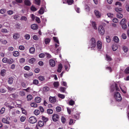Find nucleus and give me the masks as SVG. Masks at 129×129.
<instances>
[{"label": "nucleus", "instance_id": "nucleus-36", "mask_svg": "<svg viewBox=\"0 0 129 129\" xmlns=\"http://www.w3.org/2000/svg\"><path fill=\"white\" fill-rule=\"evenodd\" d=\"M47 112L48 114H51L52 113L53 110L51 109H49L47 110Z\"/></svg>", "mask_w": 129, "mask_h": 129}, {"label": "nucleus", "instance_id": "nucleus-40", "mask_svg": "<svg viewBox=\"0 0 129 129\" xmlns=\"http://www.w3.org/2000/svg\"><path fill=\"white\" fill-rule=\"evenodd\" d=\"M69 105L72 106L74 104L75 102L73 100H71L69 101Z\"/></svg>", "mask_w": 129, "mask_h": 129}, {"label": "nucleus", "instance_id": "nucleus-11", "mask_svg": "<svg viewBox=\"0 0 129 129\" xmlns=\"http://www.w3.org/2000/svg\"><path fill=\"white\" fill-rule=\"evenodd\" d=\"M19 34L18 33H16L13 35V37L14 39H16L19 38Z\"/></svg>", "mask_w": 129, "mask_h": 129}, {"label": "nucleus", "instance_id": "nucleus-52", "mask_svg": "<svg viewBox=\"0 0 129 129\" xmlns=\"http://www.w3.org/2000/svg\"><path fill=\"white\" fill-rule=\"evenodd\" d=\"M42 119L45 122L48 120V118H45L44 116H42Z\"/></svg>", "mask_w": 129, "mask_h": 129}, {"label": "nucleus", "instance_id": "nucleus-5", "mask_svg": "<svg viewBox=\"0 0 129 129\" xmlns=\"http://www.w3.org/2000/svg\"><path fill=\"white\" fill-rule=\"evenodd\" d=\"M37 121L36 118L34 116L31 117L29 119V121L31 123H36Z\"/></svg>", "mask_w": 129, "mask_h": 129}, {"label": "nucleus", "instance_id": "nucleus-29", "mask_svg": "<svg viewBox=\"0 0 129 129\" xmlns=\"http://www.w3.org/2000/svg\"><path fill=\"white\" fill-rule=\"evenodd\" d=\"M14 62L13 59L12 58H10L9 59H8V61L7 63L9 64H11Z\"/></svg>", "mask_w": 129, "mask_h": 129}, {"label": "nucleus", "instance_id": "nucleus-61", "mask_svg": "<svg viewBox=\"0 0 129 129\" xmlns=\"http://www.w3.org/2000/svg\"><path fill=\"white\" fill-rule=\"evenodd\" d=\"M26 119V117L23 116H22L20 119V120L22 122H24Z\"/></svg>", "mask_w": 129, "mask_h": 129}, {"label": "nucleus", "instance_id": "nucleus-39", "mask_svg": "<svg viewBox=\"0 0 129 129\" xmlns=\"http://www.w3.org/2000/svg\"><path fill=\"white\" fill-rule=\"evenodd\" d=\"M6 12V10L5 9H2L0 10V13L2 14H3Z\"/></svg>", "mask_w": 129, "mask_h": 129}, {"label": "nucleus", "instance_id": "nucleus-4", "mask_svg": "<svg viewBox=\"0 0 129 129\" xmlns=\"http://www.w3.org/2000/svg\"><path fill=\"white\" fill-rule=\"evenodd\" d=\"M98 29L99 32L101 35H103L104 34L105 29L102 26H100L99 27Z\"/></svg>", "mask_w": 129, "mask_h": 129}, {"label": "nucleus", "instance_id": "nucleus-55", "mask_svg": "<svg viewBox=\"0 0 129 129\" xmlns=\"http://www.w3.org/2000/svg\"><path fill=\"white\" fill-rule=\"evenodd\" d=\"M21 109L22 111V113L23 114L25 115H26L27 114L26 111L24 109H23V108H21Z\"/></svg>", "mask_w": 129, "mask_h": 129}, {"label": "nucleus", "instance_id": "nucleus-38", "mask_svg": "<svg viewBox=\"0 0 129 129\" xmlns=\"http://www.w3.org/2000/svg\"><path fill=\"white\" fill-rule=\"evenodd\" d=\"M40 113L39 111L38 110H36L34 112V114L36 115H38Z\"/></svg>", "mask_w": 129, "mask_h": 129}, {"label": "nucleus", "instance_id": "nucleus-57", "mask_svg": "<svg viewBox=\"0 0 129 129\" xmlns=\"http://www.w3.org/2000/svg\"><path fill=\"white\" fill-rule=\"evenodd\" d=\"M19 94L22 96H24L25 94V92L23 91H20L19 92Z\"/></svg>", "mask_w": 129, "mask_h": 129}, {"label": "nucleus", "instance_id": "nucleus-60", "mask_svg": "<svg viewBox=\"0 0 129 129\" xmlns=\"http://www.w3.org/2000/svg\"><path fill=\"white\" fill-rule=\"evenodd\" d=\"M25 59L24 58H22L19 59V62L21 63H23L25 62Z\"/></svg>", "mask_w": 129, "mask_h": 129}, {"label": "nucleus", "instance_id": "nucleus-59", "mask_svg": "<svg viewBox=\"0 0 129 129\" xmlns=\"http://www.w3.org/2000/svg\"><path fill=\"white\" fill-rule=\"evenodd\" d=\"M126 22V20L125 19L123 18V19L120 21V24H122V23H125V22Z\"/></svg>", "mask_w": 129, "mask_h": 129}, {"label": "nucleus", "instance_id": "nucleus-49", "mask_svg": "<svg viewBox=\"0 0 129 129\" xmlns=\"http://www.w3.org/2000/svg\"><path fill=\"white\" fill-rule=\"evenodd\" d=\"M35 20L38 23H39L41 22L40 19L39 18L37 17H36Z\"/></svg>", "mask_w": 129, "mask_h": 129}, {"label": "nucleus", "instance_id": "nucleus-24", "mask_svg": "<svg viewBox=\"0 0 129 129\" xmlns=\"http://www.w3.org/2000/svg\"><path fill=\"white\" fill-rule=\"evenodd\" d=\"M50 39L48 38L45 39L44 40L45 43L46 44H48L50 42Z\"/></svg>", "mask_w": 129, "mask_h": 129}, {"label": "nucleus", "instance_id": "nucleus-15", "mask_svg": "<svg viewBox=\"0 0 129 129\" xmlns=\"http://www.w3.org/2000/svg\"><path fill=\"white\" fill-rule=\"evenodd\" d=\"M62 68V64L61 63L59 64L58 65L57 71L58 72H61Z\"/></svg>", "mask_w": 129, "mask_h": 129}, {"label": "nucleus", "instance_id": "nucleus-7", "mask_svg": "<svg viewBox=\"0 0 129 129\" xmlns=\"http://www.w3.org/2000/svg\"><path fill=\"white\" fill-rule=\"evenodd\" d=\"M49 63L50 66L53 67L55 66V61L53 59H50L49 61Z\"/></svg>", "mask_w": 129, "mask_h": 129}, {"label": "nucleus", "instance_id": "nucleus-50", "mask_svg": "<svg viewBox=\"0 0 129 129\" xmlns=\"http://www.w3.org/2000/svg\"><path fill=\"white\" fill-rule=\"evenodd\" d=\"M68 67H70V65L69 64H68L67 65H66L64 66L65 70L67 71H68L69 69V67L68 68Z\"/></svg>", "mask_w": 129, "mask_h": 129}, {"label": "nucleus", "instance_id": "nucleus-21", "mask_svg": "<svg viewBox=\"0 0 129 129\" xmlns=\"http://www.w3.org/2000/svg\"><path fill=\"white\" fill-rule=\"evenodd\" d=\"M44 12V8L43 7L41 8L39 11L38 13L40 14H43Z\"/></svg>", "mask_w": 129, "mask_h": 129}, {"label": "nucleus", "instance_id": "nucleus-12", "mask_svg": "<svg viewBox=\"0 0 129 129\" xmlns=\"http://www.w3.org/2000/svg\"><path fill=\"white\" fill-rule=\"evenodd\" d=\"M13 79L12 77H9L8 80V81L9 84H12L13 82Z\"/></svg>", "mask_w": 129, "mask_h": 129}, {"label": "nucleus", "instance_id": "nucleus-31", "mask_svg": "<svg viewBox=\"0 0 129 129\" xmlns=\"http://www.w3.org/2000/svg\"><path fill=\"white\" fill-rule=\"evenodd\" d=\"M53 39L54 41L57 43V44H59V43L58 40L57 38L56 37H53Z\"/></svg>", "mask_w": 129, "mask_h": 129}, {"label": "nucleus", "instance_id": "nucleus-46", "mask_svg": "<svg viewBox=\"0 0 129 129\" xmlns=\"http://www.w3.org/2000/svg\"><path fill=\"white\" fill-rule=\"evenodd\" d=\"M5 109L4 108H2L0 110V113L1 114H3L5 111Z\"/></svg>", "mask_w": 129, "mask_h": 129}, {"label": "nucleus", "instance_id": "nucleus-20", "mask_svg": "<svg viewBox=\"0 0 129 129\" xmlns=\"http://www.w3.org/2000/svg\"><path fill=\"white\" fill-rule=\"evenodd\" d=\"M2 121L3 122L7 124H9L10 122L8 121L6 118H4L2 119Z\"/></svg>", "mask_w": 129, "mask_h": 129}, {"label": "nucleus", "instance_id": "nucleus-6", "mask_svg": "<svg viewBox=\"0 0 129 129\" xmlns=\"http://www.w3.org/2000/svg\"><path fill=\"white\" fill-rule=\"evenodd\" d=\"M59 118L58 115L56 114H54L53 115L52 119L53 121L56 122L57 121Z\"/></svg>", "mask_w": 129, "mask_h": 129}, {"label": "nucleus", "instance_id": "nucleus-17", "mask_svg": "<svg viewBox=\"0 0 129 129\" xmlns=\"http://www.w3.org/2000/svg\"><path fill=\"white\" fill-rule=\"evenodd\" d=\"M112 48L113 50L115 51L117 49L118 47L116 44H114L112 45Z\"/></svg>", "mask_w": 129, "mask_h": 129}, {"label": "nucleus", "instance_id": "nucleus-42", "mask_svg": "<svg viewBox=\"0 0 129 129\" xmlns=\"http://www.w3.org/2000/svg\"><path fill=\"white\" fill-rule=\"evenodd\" d=\"M31 106L33 107H37V104L35 103H31L30 104Z\"/></svg>", "mask_w": 129, "mask_h": 129}, {"label": "nucleus", "instance_id": "nucleus-23", "mask_svg": "<svg viewBox=\"0 0 129 129\" xmlns=\"http://www.w3.org/2000/svg\"><path fill=\"white\" fill-rule=\"evenodd\" d=\"M23 90L26 91L27 92H31L33 91V89L31 88L30 87H28L26 89H24Z\"/></svg>", "mask_w": 129, "mask_h": 129}, {"label": "nucleus", "instance_id": "nucleus-16", "mask_svg": "<svg viewBox=\"0 0 129 129\" xmlns=\"http://www.w3.org/2000/svg\"><path fill=\"white\" fill-rule=\"evenodd\" d=\"M35 51V48L34 47H32L30 48L29 49V52L30 53L33 54Z\"/></svg>", "mask_w": 129, "mask_h": 129}, {"label": "nucleus", "instance_id": "nucleus-58", "mask_svg": "<svg viewBox=\"0 0 129 129\" xmlns=\"http://www.w3.org/2000/svg\"><path fill=\"white\" fill-rule=\"evenodd\" d=\"M35 4L38 5H39L40 3V0H35Z\"/></svg>", "mask_w": 129, "mask_h": 129}, {"label": "nucleus", "instance_id": "nucleus-34", "mask_svg": "<svg viewBox=\"0 0 129 129\" xmlns=\"http://www.w3.org/2000/svg\"><path fill=\"white\" fill-rule=\"evenodd\" d=\"M120 24L121 25L123 29H125L126 28L127 26L126 24L125 23H122V24Z\"/></svg>", "mask_w": 129, "mask_h": 129}, {"label": "nucleus", "instance_id": "nucleus-1", "mask_svg": "<svg viewBox=\"0 0 129 129\" xmlns=\"http://www.w3.org/2000/svg\"><path fill=\"white\" fill-rule=\"evenodd\" d=\"M96 45V43L95 39L94 38H92L89 41L88 48H93L95 47Z\"/></svg>", "mask_w": 129, "mask_h": 129}, {"label": "nucleus", "instance_id": "nucleus-3", "mask_svg": "<svg viewBox=\"0 0 129 129\" xmlns=\"http://www.w3.org/2000/svg\"><path fill=\"white\" fill-rule=\"evenodd\" d=\"M111 90L112 91H113L115 90L119 91V89L117 85L115 83H114L111 87Z\"/></svg>", "mask_w": 129, "mask_h": 129}, {"label": "nucleus", "instance_id": "nucleus-43", "mask_svg": "<svg viewBox=\"0 0 129 129\" xmlns=\"http://www.w3.org/2000/svg\"><path fill=\"white\" fill-rule=\"evenodd\" d=\"M20 20H21L26 21L27 20V18L25 16H22L21 17Z\"/></svg>", "mask_w": 129, "mask_h": 129}, {"label": "nucleus", "instance_id": "nucleus-32", "mask_svg": "<svg viewBox=\"0 0 129 129\" xmlns=\"http://www.w3.org/2000/svg\"><path fill=\"white\" fill-rule=\"evenodd\" d=\"M24 3L25 4L29 6L30 5V3L28 0H25Z\"/></svg>", "mask_w": 129, "mask_h": 129}, {"label": "nucleus", "instance_id": "nucleus-64", "mask_svg": "<svg viewBox=\"0 0 129 129\" xmlns=\"http://www.w3.org/2000/svg\"><path fill=\"white\" fill-rule=\"evenodd\" d=\"M125 73H129V67L126 68L125 70Z\"/></svg>", "mask_w": 129, "mask_h": 129}, {"label": "nucleus", "instance_id": "nucleus-48", "mask_svg": "<svg viewBox=\"0 0 129 129\" xmlns=\"http://www.w3.org/2000/svg\"><path fill=\"white\" fill-rule=\"evenodd\" d=\"M66 89V88L65 87H61L60 88V90L61 92H64Z\"/></svg>", "mask_w": 129, "mask_h": 129}, {"label": "nucleus", "instance_id": "nucleus-25", "mask_svg": "<svg viewBox=\"0 0 129 129\" xmlns=\"http://www.w3.org/2000/svg\"><path fill=\"white\" fill-rule=\"evenodd\" d=\"M93 27L95 29H96L97 27L95 23L94 22H92L91 23Z\"/></svg>", "mask_w": 129, "mask_h": 129}, {"label": "nucleus", "instance_id": "nucleus-27", "mask_svg": "<svg viewBox=\"0 0 129 129\" xmlns=\"http://www.w3.org/2000/svg\"><path fill=\"white\" fill-rule=\"evenodd\" d=\"M122 49L125 52H127L128 50V48L126 46H123L122 48Z\"/></svg>", "mask_w": 129, "mask_h": 129}, {"label": "nucleus", "instance_id": "nucleus-22", "mask_svg": "<svg viewBox=\"0 0 129 129\" xmlns=\"http://www.w3.org/2000/svg\"><path fill=\"white\" fill-rule=\"evenodd\" d=\"M44 125V122L41 121H39L38 123V126L40 127Z\"/></svg>", "mask_w": 129, "mask_h": 129}, {"label": "nucleus", "instance_id": "nucleus-30", "mask_svg": "<svg viewBox=\"0 0 129 129\" xmlns=\"http://www.w3.org/2000/svg\"><path fill=\"white\" fill-rule=\"evenodd\" d=\"M54 86L55 88H57L59 85V82L57 81L53 83Z\"/></svg>", "mask_w": 129, "mask_h": 129}, {"label": "nucleus", "instance_id": "nucleus-62", "mask_svg": "<svg viewBox=\"0 0 129 129\" xmlns=\"http://www.w3.org/2000/svg\"><path fill=\"white\" fill-rule=\"evenodd\" d=\"M24 47L22 45H20L19 46V49L21 50H23L24 49Z\"/></svg>", "mask_w": 129, "mask_h": 129}, {"label": "nucleus", "instance_id": "nucleus-26", "mask_svg": "<svg viewBox=\"0 0 129 129\" xmlns=\"http://www.w3.org/2000/svg\"><path fill=\"white\" fill-rule=\"evenodd\" d=\"M6 70H1V74L2 76H5L6 74Z\"/></svg>", "mask_w": 129, "mask_h": 129}, {"label": "nucleus", "instance_id": "nucleus-10", "mask_svg": "<svg viewBox=\"0 0 129 129\" xmlns=\"http://www.w3.org/2000/svg\"><path fill=\"white\" fill-rule=\"evenodd\" d=\"M97 46L98 49H101L102 47L101 42L100 41H98L97 42Z\"/></svg>", "mask_w": 129, "mask_h": 129}, {"label": "nucleus", "instance_id": "nucleus-9", "mask_svg": "<svg viewBox=\"0 0 129 129\" xmlns=\"http://www.w3.org/2000/svg\"><path fill=\"white\" fill-rule=\"evenodd\" d=\"M49 101L51 103H54L56 102V100L55 97L50 96L49 98Z\"/></svg>", "mask_w": 129, "mask_h": 129}, {"label": "nucleus", "instance_id": "nucleus-14", "mask_svg": "<svg viewBox=\"0 0 129 129\" xmlns=\"http://www.w3.org/2000/svg\"><path fill=\"white\" fill-rule=\"evenodd\" d=\"M31 27L32 29L36 30L38 28V26L37 24H34L31 25Z\"/></svg>", "mask_w": 129, "mask_h": 129}, {"label": "nucleus", "instance_id": "nucleus-33", "mask_svg": "<svg viewBox=\"0 0 129 129\" xmlns=\"http://www.w3.org/2000/svg\"><path fill=\"white\" fill-rule=\"evenodd\" d=\"M117 17L119 18H121L123 17V16L122 14L120 13H118L117 14Z\"/></svg>", "mask_w": 129, "mask_h": 129}, {"label": "nucleus", "instance_id": "nucleus-51", "mask_svg": "<svg viewBox=\"0 0 129 129\" xmlns=\"http://www.w3.org/2000/svg\"><path fill=\"white\" fill-rule=\"evenodd\" d=\"M2 61L4 63H7L8 59L7 58L4 57L2 59Z\"/></svg>", "mask_w": 129, "mask_h": 129}, {"label": "nucleus", "instance_id": "nucleus-2", "mask_svg": "<svg viewBox=\"0 0 129 129\" xmlns=\"http://www.w3.org/2000/svg\"><path fill=\"white\" fill-rule=\"evenodd\" d=\"M114 96L115 100L118 101H121L122 99L120 94L118 92H115Z\"/></svg>", "mask_w": 129, "mask_h": 129}, {"label": "nucleus", "instance_id": "nucleus-63", "mask_svg": "<svg viewBox=\"0 0 129 129\" xmlns=\"http://www.w3.org/2000/svg\"><path fill=\"white\" fill-rule=\"evenodd\" d=\"M1 31L3 33H8V31L6 29H2L1 30Z\"/></svg>", "mask_w": 129, "mask_h": 129}, {"label": "nucleus", "instance_id": "nucleus-37", "mask_svg": "<svg viewBox=\"0 0 129 129\" xmlns=\"http://www.w3.org/2000/svg\"><path fill=\"white\" fill-rule=\"evenodd\" d=\"M113 40L116 43H118L119 41V39L118 37L116 36L114 37Z\"/></svg>", "mask_w": 129, "mask_h": 129}, {"label": "nucleus", "instance_id": "nucleus-35", "mask_svg": "<svg viewBox=\"0 0 129 129\" xmlns=\"http://www.w3.org/2000/svg\"><path fill=\"white\" fill-rule=\"evenodd\" d=\"M27 100L28 101L31 100L32 99V96L30 94H29L28 95L27 97Z\"/></svg>", "mask_w": 129, "mask_h": 129}, {"label": "nucleus", "instance_id": "nucleus-41", "mask_svg": "<svg viewBox=\"0 0 129 129\" xmlns=\"http://www.w3.org/2000/svg\"><path fill=\"white\" fill-rule=\"evenodd\" d=\"M61 120L62 122L63 123H64L66 121L65 118L63 116H62L61 118Z\"/></svg>", "mask_w": 129, "mask_h": 129}, {"label": "nucleus", "instance_id": "nucleus-44", "mask_svg": "<svg viewBox=\"0 0 129 129\" xmlns=\"http://www.w3.org/2000/svg\"><path fill=\"white\" fill-rule=\"evenodd\" d=\"M43 90L44 91H48L49 90V88L48 87H45L43 88Z\"/></svg>", "mask_w": 129, "mask_h": 129}, {"label": "nucleus", "instance_id": "nucleus-19", "mask_svg": "<svg viewBox=\"0 0 129 129\" xmlns=\"http://www.w3.org/2000/svg\"><path fill=\"white\" fill-rule=\"evenodd\" d=\"M13 54L14 56L15 57H17L19 55V53L18 51H16L13 52Z\"/></svg>", "mask_w": 129, "mask_h": 129}, {"label": "nucleus", "instance_id": "nucleus-28", "mask_svg": "<svg viewBox=\"0 0 129 129\" xmlns=\"http://www.w3.org/2000/svg\"><path fill=\"white\" fill-rule=\"evenodd\" d=\"M40 81H43L45 80V78L44 76H40L38 77Z\"/></svg>", "mask_w": 129, "mask_h": 129}, {"label": "nucleus", "instance_id": "nucleus-13", "mask_svg": "<svg viewBox=\"0 0 129 129\" xmlns=\"http://www.w3.org/2000/svg\"><path fill=\"white\" fill-rule=\"evenodd\" d=\"M35 101L37 103H39L41 101V98L39 97H36L35 99Z\"/></svg>", "mask_w": 129, "mask_h": 129}, {"label": "nucleus", "instance_id": "nucleus-53", "mask_svg": "<svg viewBox=\"0 0 129 129\" xmlns=\"http://www.w3.org/2000/svg\"><path fill=\"white\" fill-rule=\"evenodd\" d=\"M115 11L118 12V13H119L120 11H122V9L120 8H116L115 9Z\"/></svg>", "mask_w": 129, "mask_h": 129}, {"label": "nucleus", "instance_id": "nucleus-47", "mask_svg": "<svg viewBox=\"0 0 129 129\" xmlns=\"http://www.w3.org/2000/svg\"><path fill=\"white\" fill-rule=\"evenodd\" d=\"M106 39L107 42L109 43L110 42L111 39L108 36L106 37Z\"/></svg>", "mask_w": 129, "mask_h": 129}, {"label": "nucleus", "instance_id": "nucleus-18", "mask_svg": "<svg viewBox=\"0 0 129 129\" xmlns=\"http://www.w3.org/2000/svg\"><path fill=\"white\" fill-rule=\"evenodd\" d=\"M35 61L36 59L34 58H32L29 60L28 62L30 63L33 64L35 62Z\"/></svg>", "mask_w": 129, "mask_h": 129}, {"label": "nucleus", "instance_id": "nucleus-54", "mask_svg": "<svg viewBox=\"0 0 129 129\" xmlns=\"http://www.w3.org/2000/svg\"><path fill=\"white\" fill-rule=\"evenodd\" d=\"M106 59L108 61H110L111 60L110 56L107 55H106Z\"/></svg>", "mask_w": 129, "mask_h": 129}, {"label": "nucleus", "instance_id": "nucleus-45", "mask_svg": "<svg viewBox=\"0 0 129 129\" xmlns=\"http://www.w3.org/2000/svg\"><path fill=\"white\" fill-rule=\"evenodd\" d=\"M73 0H67V3L69 5H71L73 3Z\"/></svg>", "mask_w": 129, "mask_h": 129}, {"label": "nucleus", "instance_id": "nucleus-8", "mask_svg": "<svg viewBox=\"0 0 129 129\" xmlns=\"http://www.w3.org/2000/svg\"><path fill=\"white\" fill-rule=\"evenodd\" d=\"M94 13L96 17L98 18H100L101 16V13L98 10H95L94 11Z\"/></svg>", "mask_w": 129, "mask_h": 129}, {"label": "nucleus", "instance_id": "nucleus-56", "mask_svg": "<svg viewBox=\"0 0 129 129\" xmlns=\"http://www.w3.org/2000/svg\"><path fill=\"white\" fill-rule=\"evenodd\" d=\"M31 10L33 11H35L37 10V9L34 6H32L31 8Z\"/></svg>", "mask_w": 129, "mask_h": 129}]
</instances>
